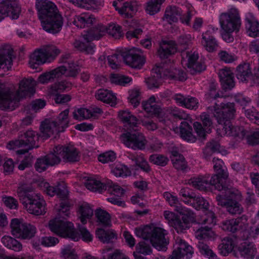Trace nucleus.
Masks as SVG:
<instances>
[{
  "label": "nucleus",
  "mask_w": 259,
  "mask_h": 259,
  "mask_svg": "<svg viewBox=\"0 0 259 259\" xmlns=\"http://www.w3.org/2000/svg\"><path fill=\"white\" fill-rule=\"evenodd\" d=\"M187 203L191 204L196 209H202L203 211L207 210L209 208L208 202L202 197L200 195H194L192 199H190L189 201H187Z\"/></svg>",
  "instance_id": "79ce46f5"
},
{
  "label": "nucleus",
  "mask_w": 259,
  "mask_h": 259,
  "mask_svg": "<svg viewBox=\"0 0 259 259\" xmlns=\"http://www.w3.org/2000/svg\"><path fill=\"white\" fill-rule=\"evenodd\" d=\"M57 68L60 71V72H58L60 77L64 75L66 77L75 78L80 71L78 66L73 61H68L66 65H62Z\"/></svg>",
  "instance_id": "473e14b6"
},
{
  "label": "nucleus",
  "mask_w": 259,
  "mask_h": 259,
  "mask_svg": "<svg viewBox=\"0 0 259 259\" xmlns=\"http://www.w3.org/2000/svg\"><path fill=\"white\" fill-rule=\"evenodd\" d=\"M88 189L101 193L103 190L106 189V184L102 183L100 181L94 179H89L85 184Z\"/></svg>",
  "instance_id": "13d9d810"
},
{
  "label": "nucleus",
  "mask_w": 259,
  "mask_h": 259,
  "mask_svg": "<svg viewBox=\"0 0 259 259\" xmlns=\"http://www.w3.org/2000/svg\"><path fill=\"white\" fill-rule=\"evenodd\" d=\"M133 131L122 134L120 137L121 142L133 150L144 149L147 143L145 137L138 130Z\"/></svg>",
  "instance_id": "9d476101"
},
{
  "label": "nucleus",
  "mask_w": 259,
  "mask_h": 259,
  "mask_svg": "<svg viewBox=\"0 0 259 259\" xmlns=\"http://www.w3.org/2000/svg\"><path fill=\"white\" fill-rule=\"evenodd\" d=\"M181 137L188 142H194L195 138L192 134V126L186 121L181 122L180 126Z\"/></svg>",
  "instance_id": "58836bf2"
},
{
  "label": "nucleus",
  "mask_w": 259,
  "mask_h": 259,
  "mask_svg": "<svg viewBox=\"0 0 259 259\" xmlns=\"http://www.w3.org/2000/svg\"><path fill=\"white\" fill-rule=\"evenodd\" d=\"M95 97L97 100L110 104L112 106L116 104V96L110 90L103 89H99L97 91Z\"/></svg>",
  "instance_id": "f704fd0d"
},
{
  "label": "nucleus",
  "mask_w": 259,
  "mask_h": 259,
  "mask_svg": "<svg viewBox=\"0 0 259 259\" xmlns=\"http://www.w3.org/2000/svg\"><path fill=\"white\" fill-rule=\"evenodd\" d=\"M111 172L116 177H126L130 175L131 171L128 168L121 163H117L112 168Z\"/></svg>",
  "instance_id": "680f3d73"
},
{
  "label": "nucleus",
  "mask_w": 259,
  "mask_h": 259,
  "mask_svg": "<svg viewBox=\"0 0 259 259\" xmlns=\"http://www.w3.org/2000/svg\"><path fill=\"white\" fill-rule=\"evenodd\" d=\"M203 125L200 122H195L193 123L194 128L197 135L201 138H204L206 133L210 132L212 126V122L208 114L203 113L200 116Z\"/></svg>",
  "instance_id": "b1692460"
},
{
  "label": "nucleus",
  "mask_w": 259,
  "mask_h": 259,
  "mask_svg": "<svg viewBox=\"0 0 259 259\" xmlns=\"http://www.w3.org/2000/svg\"><path fill=\"white\" fill-rule=\"evenodd\" d=\"M188 59L187 66L191 74H195L205 69V65L198 61V54L195 52H186Z\"/></svg>",
  "instance_id": "5701e85b"
},
{
  "label": "nucleus",
  "mask_w": 259,
  "mask_h": 259,
  "mask_svg": "<svg viewBox=\"0 0 259 259\" xmlns=\"http://www.w3.org/2000/svg\"><path fill=\"white\" fill-rule=\"evenodd\" d=\"M155 100V97L152 96L147 101H143L142 103L143 109L150 115L158 114L160 112V108L156 104Z\"/></svg>",
  "instance_id": "ea45409f"
},
{
  "label": "nucleus",
  "mask_w": 259,
  "mask_h": 259,
  "mask_svg": "<svg viewBox=\"0 0 259 259\" xmlns=\"http://www.w3.org/2000/svg\"><path fill=\"white\" fill-rule=\"evenodd\" d=\"M17 193L20 202L29 213L39 215L46 213L45 201L39 193L33 192L31 186L23 185L18 188Z\"/></svg>",
  "instance_id": "20e7f679"
},
{
  "label": "nucleus",
  "mask_w": 259,
  "mask_h": 259,
  "mask_svg": "<svg viewBox=\"0 0 259 259\" xmlns=\"http://www.w3.org/2000/svg\"><path fill=\"white\" fill-rule=\"evenodd\" d=\"M182 219L177 218L173 221L171 225L172 226L178 233L182 232L184 230L189 228V219L193 218V213L191 215H183Z\"/></svg>",
  "instance_id": "a19ab883"
},
{
  "label": "nucleus",
  "mask_w": 259,
  "mask_h": 259,
  "mask_svg": "<svg viewBox=\"0 0 259 259\" xmlns=\"http://www.w3.org/2000/svg\"><path fill=\"white\" fill-rule=\"evenodd\" d=\"M182 11L180 8L176 6H170L166 8L163 19L168 23L177 22L178 18L181 16Z\"/></svg>",
  "instance_id": "e433bc0d"
},
{
  "label": "nucleus",
  "mask_w": 259,
  "mask_h": 259,
  "mask_svg": "<svg viewBox=\"0 0 259 259\" xmlns=\"http://www.w3.org/2000/svg\"><path fill=\"white\" fill-rule=\"evenodd\" d=\"M106 32L115 39H119L123 36L121 26L115 24H110L106 27Z\"/></svg>",
  "instance_id": "338daca9"
},
{
  "label": "nucleus",
  "mask_w": 259,
  "mask_h": 259,
  "mask_svg": "<svg viewBox=\"0 0 259 259\" xmlns=\"http://www.w3.org/2000/svg\"><path fill=\"white\" fill-rule=\"evenodd\" d=\"M0 10L13 19H17L20 13V8L16 0H3L0 3Z\"/></svg>",
  "instance_id": "4be33fe9"
},
{
  "label": "nucleus",
  "mask_w": 259,
  "mask_h": 259,
  "mask_svg": "<svg viewBox=\"0 0 259 259\" xmlns=\"http://www.w3.org/2000/svg\"><path fill=\"white\" fill-rule=\"evenodd\" d=\"M110 79L111 83L121 86H125L132 81L131 77L119 74H111Z\"/></svg>",
  "instance_id": "5fc2aeb1"
},
{
  "label": "nucleus",
  "mask_w": 259,
  "mask_h": 259,
  "mask_svg": "<svg viewBox=\"0 0 259 259\" xmlns=\"http://www.w3.org/2000/svg\"><path fill=\"white\" fill-rule=\"evenodd\" d=\"M35 7L40 20L58 11L56 6L48 0H36Z\"/></svg>",
  "instance_id": "a211bd4d"
},
{
  "label": "nucleus",
  "mask_w": 259,
  "mask_h": 259,
  "mask_svg": "<svg viewBox=\"0 0 259 259\" xmlns=\"http://www.w3.org/2000/svg\"><path fill=\"white\" fill-rule=\"evenodd\" d=\"M2 242L6 247L15 251H19L22 248V244L18 241L9 236L2 237Z\"/></svg>",
  "instance_id": "49530a36"
},
{
  "label": "nucleus",
  "mask_w": 259,
  "mask_h": 259,
  "mask_svg": "<svg viewBox=\"0 0 259 259\" xmlns=\"http://www.w3.org/2000/svg\"><path fill=\"white\" fill-rule=\"evenodd\" d=\"M49 227L51 231L58 235L68 238L74 241H77L81 236L85 242H90L93 240V236L84 227L78 225L79 234L74 229L73 224L70 222L56 218L50 221Z\"/></svg>",
  "instance_id": "7ed1b4c3"
},
{
  "label": "nucleus",
  "mask_w": 259,
  "mask_h": 259,
  "mask_svg": "<svg viewBox=\"0 0 259 259\" xmlns=\"http://www.w3.org/2000/svg\"><path fill=\"white\" fill-rule=\"evenodd\" d=\"M216 179L217 177L215 176H212L210 179H209V175L199 176L191 178L189 180V184L195 188L201 191L207 190L210 186H214L215 189L220 191L225 189V186L217 182Z\"/></svg>",
  "instance_id": "f8f14e48"
},
{
  "label": "nucleus",
  "mask_w": 259,
  "mask_h": 259,
  "mask_svg": "<svg viewBox=\"0 0 259 259\" xmlns=\"http://www.w3.org/2000/svg\"><path fill=\"white\" fill-rule=\"evenodd\" d=\"M212 162L214 164L213 168L216 172L213 176H217V182L224 185L226 189L228 186L226 180L228 177V174L226 170L222 167L223 161L219 158H213Z\"/></svg>",
  "instance_id": "c756f323"
},
{
  "label": "nucleus",
  "mask_w": 259,
  "mask_h": 259,
  "mask_svg": "<svg viewBox=\"0 0 259 259\" xmlns=\"http://www.w3.org/2000/svg\"><path fill=\"white\" fill-rule=\"evenodd\" d=\"M220 23L223 30V39L227 42H233L234 37L232 34V32H238L241 26V20L238 10L232 7L227 12L222 13L220 16Z\"/></svg>",
  "instance_id": "39448f33"
},
{
  "label": "nucleus",
  "mask_w": 259,
  "mask_h": 259,
  "mask_svg": "<svg viewBox=\"0 0 259 259\" xmlns=\"http://www.w3.org/2000/svg\"><path fill=\"white\" fill-rule=\"evenodd\" d=\"M137 236L145 240L149 239L153 247L158 250L166 251L168 241L165 236L166 231L161 228L152 229L149 226L136 228L135 230Z\"/></svg>",
  "instance_id": "423d86ee"
},
{
  "label": "nucleus",
  "mask_w": 259,
  "mask_h": 259,
  "mask_svg": "<svg viewBox=\"0 0 259 259\" xmlns=\"http://www.w3.org/2000/svg\"><path fill=\"white\" fill-rule=\"evenodd\" d=\"M53 14L40 21L42 28L45 31L50 33L56 34L62 29L63 19L59 11Z\"/></svg>",
  "instance_id": "ddd939ff"
},
{
  "label": "nucleus",
  "mask_w": 259,
  "mask_h": 259,
  "mask_svg": "<svg viewBox=\"0 0 259 259\" xmlns=\"http://www.w3.org/2000/svg\"><path fill=\"white\" fill-rule=\"evenodd\" d=\"M201 45L209 52L215 51L218 47V43L210 31H206L202 35Z\"/></svg>",
  "instance_id": "72a5a7b5"
},
{
  "label": "nucleus",
  "mask_w": 259,
  "mask_h": 259,
  "mask_svg": "<svg viewBox=\"0 0 259 259\" xmlns=\"http://www.w3.org/2000/svg\"><path fill=\"white\" fill-rule=\"evenodd\" d=\"M19 136L21 141L24 143L25 148L17 150L16 152L18 154H24L35 147V142L38 139L37 135L35 131L31 130L22 131L20 133Z\"/></svg>",
  "instance_id": "f3484780"
},
{
  "label": "nucleus",
  "mask_w": 259,
  "mask_h": 259,
  "mask_svg": "<svg viewBox=\"0 0 259 259\" xmlns=\"http://www.w3.org/2000/svg\"><path fill=\"white\" fill-rule=\"evenodd\" d=\"M165 0H149L146 3V11L153 15L160 11L161 6Z\"/></svg>",
  "instance_id": "8fccbe9b"
},
{
  "label": "nucleus",
  "mask_w": 259,
  "mask_h": 259,
  "mask_svg": "<svg viewBox=\"0 0 259 259\" xmlns=\"http://www.w3.org/2000/svg\"><path fill=\"white\" fill-rule=\"evenodd\" d=\"M236 75L237 78L242 82L247 81L251 75L250 64L247 63L240 64L236 68Z\"/></svg>",
  "instance_id": "4c0bfd02"
},
{
  "label": "nucleus",
  "mask_w": 259,
  "mask_h": 259,
  "mask_svg": "<svg viewBox=\"0 0 259 259\" xmlns=\"http://www.w3.org/2000/svg\"><path fill=\"white\" fill-rule=\"evenodd\" d=\"M140 51L139 49L130 50L123 57L125 63L132 68H141L145 63V58L139 54Z\"/></svg>",
  "instance_id": "aec40b11"
},
{
  "label": "nucleus",
  "mask_w": 259,
  "mask_h": 259,
  "mask_svg": "<svg viewBox=\"0 0 259 259\" xmlns=\"http://www.w3.org/2000/svg\"><path fill=\"white\" fill-rule=\"evenodd\" d=\"M12 49L9 47L0 49V70H9L12 65Z\"/></svg>",
  "instance_id": "cd10ccee"
},
{
  "label": "nucleus",
  "mask_w": 259,
  "mask_h": 259,
  "mask_svg": "<svg viewBox=\"0 0 259 259\" xmlns=\"http://www.w3.org/2000/svg\"><path fill=\"white\" fill-rule=\"evenodd\" d=\"M55 154L61 157L65 162H74L79 161V152L73 145H57L53 149Z\"/></svg>",
  "instance_id": "2eb2a0df"
},
{
  "label": "nucleus",
  "mask_w": 259,
  "mask_h": 259,
  "mask_svg": "<svg viewBox=\"0 0 259 259\" xmlns=\"http://www.w3.org/2000/svg\"><path fill=\"white\" fill-rule=\"evenodd\" d=\"M149 160L155 165L164 166L167 164L168 159L163 155L155 154L150 156Z\"/></svg>",
  "instance_id": "69168bd1"
},
{
  "label": "nucleus",
  "mask_w": 259,
  "mask_h": 259,
  "mask_svg": "<svg viewBox=\"0 0 259 259\" xmlns=\"http://www.w3.org/2000/svg\"><path fill=\"white\" fill-rule=\"evenodd\" d=\"M166 75L167 78L178 79L181 81H183L186 79L187 75L185 72L181 70L174 69L172 70H170L169 69L165 68Z\"/></svg>",
  "instance_id": "e2e57ef3"
},
{
  "label": "nucleus",
  "mask_w": 259,
  "mask_h": 259,
  "mask_svg": "<svg viewBox=\"0 0 259 259\" xmlns=\"http://www.w3.org/2000/svg\"><path fill=\"white\" fill-rule=\"evenodd\" d=\"M173 166L178 170H185L187 167V162L182 155L174 152L171 158Z\"/></svg>",
  "instance_id": "de8ad7c7"
},
{
  "label": "nucleus",
  "mask_w": 259,
  "mask_h": 259,
  "mask_svg": "<svg viewBox=\"0 0 259 259\" xmlns=\"http://www.w3.org/2000/svg\"><path fill=\"white\" fill-rule=\"evenodd\" d=\"M69 109H67L61 112L55 120L46 119L40 126L41 136L44 139H47L54 133L62 132L68 126Z\"/></svg>",
  "instance_id": "0eeeda50"
},
{
  "label": "nucleus",
  "mask_w": 259,
  "mask_h": 259,
  "mask_svg": "<svg viewBox=\"0 0 259 259\" xmlns=\"http://www.w3.org/2000/svg\"><path fill=\"white\" fill-rule=\"evenodd\" d=\"M111 194L120 197L124 194V190L119 186L113 184L112 182L106 184V189Z\"/></svg>",
  "instance_id": "774afa93"
},
{
  "label": "nucleus",
  "mask_w": 259,
  "mask_h": 259,
  "mask_svg": "<svg viewBox=\"0 0 259 259\" xmlns=\"http://www.w3.org/2000/svg\"><path fill=\"white\" fill-rule=\"evenodd\" d=\"M220 145L218 142L212 140L208 142L203 150V157L206 160L210 159L213 153L220 151Z\"/></svg>",
  "instance_id": "37998d69"
},
{
  "label": "nucleus",
  "mask_w": 259,
  "mask_h": 259,
  "mask_svg": "<svg viewBox=\"0 0 259 259\" xmlns=\"http://www.w3.org/2000/svg\"><path fill=\"white\" fill-rule=\"evenodd\" d=\"M75 48L81 52L87 54H93L94 52L95 46L91 44H85L80 41H75L74 43Z\"/></svg>",
  "instance_id": "0e129e2a"
},
{
  "label": "nucleus",
  "mask_w": 259,
  "mask_h": 259,
  "mask_svg": "<svg viewBox=\"0 0 259 259\" xmlns=\"http://www.w3.org/2000/svg\"><path fill=\"white\" fill-rule=\"evenodd\" d=\"M163 197L170 206H175V210L182 215H191L192 211L188 208L182 206L179 203V200L176 196H175L168 192L163 193Z\"/></svg>",
  "instance_id": "2f4dec72"
},
{
  "label": "nucleus",
  "mask_w": 259,
  "mask_h": 259,
  "mask_svg": "<svg viewBox=\"0 0 259 259\" xmlns=\"http://www.w3.org/2000/svg\"><path fill=\"white\" fill-rule=\"evenodd\" d=\"M97 237L103 243H109L116 238V234L112 230L105 231L102 229H98L96 231Z\"/></svg>",
  "instance_id": "09e8293b"
},
{
  "label": "nucleus",
  "mask_w": 259,
  "mask_h": 259,
  "mask_svg": "<svg viewBox=\"0 0 259 259\" xmlns=\"http://www.w3.org/2000/svg\"><path fill=\"white\" fill-rule=\"evenodd\" d=\"M60 71L58 68L51 70L50 72H45L41 74L38 77V81L41 83H46L53 81L55 78L59 77Z\"/></svg>",
  "instance_id": "6e6d98bb"
},
{
  "label": "nucleus",
  "mask_w": 259,
  "mask_h": 259,
  "mask_svg": "<svg viewBox=\"0 0 259 259\" xmlns=\"http://www.w3.org/2000/svg\"><path fill=\"white\" fill-rule=\"evenodd\" d=\"M60 53L59 50L54 46H47L35 51L30 56V66L36 69L38 66L53 60Z\"/></svg>",
  "instance_id": "1a4fd4ad"
},
{
  "label": "nucleus",
  "mask_w": 259,
  "mask_h": 259,
  "mask_svg": "<svg viewBox=\"0 0 259 259\" xmlns=\"http://www.w3.org/2000/svg\"><path fill=\"white\" fill-rule=\"evenodd\" d=\"M106 27L102 24H98L97 26L90 29L86 34H84L83 38L87 42L93 40L99 39L106 32Z\"/></svg>",
  "instance_id": "c9c22d12"
},
{
  "label": "nucleus",
  "mask_w": 259,
  "mask_h": 259,
  "mask_svg": "<svg viewBox=\"0 0 259 259\" xmlns=\"http://www.w3.org/2000/svg\"><path fill=\"white\" fill-rule=\"evenodd\" d=\"M119 117L128 130H138L139 121L131 112L128 111H120L119 113Z\"/></svg>",
  "instance_id": "c85d7f7f"
},
{
  "label": "nucleus",
  "mask_w": 259,
  "mask_h": 259,
  "mask_svg": "<svg viewBox=\"0 0 259 259\" xmlns=\"http://www.w3.org/2000/svg\"><path fill=\"white\" fill-rule=\"evenodd\" d=\"M79 219L82 224H85L93 215V209L87 203L83 204L79 208Z\"/></svg>",
  "instance_id": "c03bdc74"
},
{
  "label": "nucleus",
  "mask_w": 259,
  "mask_h": 259,
  "mask_svg": "<svg viewBox=\"0 0 259 259\" xmlns=\"http://www.w3.org/2000/svg\"><path fill=\"white\" fill-rule=\"evenodd\" d=\"M224 191L223 195L219 194L216 196L218 204L225 206L227 211L231 214H240L243 211V208L237 201L233 199L237 195L238 191L229 187L222 190Z\"/></svg>",
  "instance_id": "6e6552de"
},
{
  "label": "nucleus",
  "mask_w": 259,
  "mask_h": 259,
  "mask_svg": "<svg viewBox=\"0 0 259 259\" xmlns=\"http://www.w3.org/2000/svg\"><path fill=\"white\" fill-rule=\"evenodd\" d=\"M192 37L190 34H183L180 35L177 39V49L182 51L189 48L192 44Z\"/></svg>",
  "instance_id": "a18cd8bd"
},
{
  "label": "nucleus",
  "mask_w": 259,
  "mask_h": 259,
  "mask_svg": "<svg viewBox=\"0 0 259 259\" xmlns=\"http://www.w3.org/2000/svg\"><path fill=\"white\" fill-rule=\"evenodd\" d=\"M219 76L223 90H230L235 86L233 73L230 68H225L220 70Z\"/></svg>",
  "instance_id": "bb28decb"
},
{
  "label": "nucleus",
  "mask_w": 259,
  "mask_h": 259,
  "mask_svg": "<svg viewBox=\"0 0 259 259\" xmlns=\"http://www.w3.org/2000/svg\"><path fill=\"white\" fill-rule=\"evenodd\" d=\"M195 236L198 239H207L213 237L214 233L211 226H206L199 228L195 232Z\"/></svg>",
  "instance_id": "864d4df0"
},
{
  "label": "nucleus",
  "mask_w": 259,
  "mask_h": 259,
  "mask_svg": "<svg viewBox=\"0 0 259 259\" xmlns=\"http://www.w3.org/2000/svg\"><path fill=\"white\" fill-rule=\"evenodd\" d=\"M245 26L248 36L252 37H259V22L252 13H248L246 14Z\"/></svg>",
  "instance_id": "393cba45"
},
{
  "label": "nucleus",
  "mask_w": 259,
  "mask_h": 259,
  "mask_svg": "<svg viewBox=\"0 0 259 259\" xmlns=\"http://www.w3.org/2000/svg\"><path fill=\"white\" fill-rule=\"evenodd\" d=\"M177 51L176 42L174 40H162L159 45L157 55L161 59H166Z\"/></svg>",
  "instance_id": "a878e982"
},
{
  "label": "nucleus",
  "mask_w": 259,
  "mask_h": 259,
  "mask_svg": "<svg viewBox=\"0 0 259 259\" xmlns=\"http://www.w3.org/2000/svg\"><path fill=\"white\" fill-rule=\"evenodd\" d=\"M40 189L51 197L56 195L61 200H65L68 198V191L65 184L63 183H59L56 186H51L48 182L42 181L38 184Z\"/></svg>",
  "instance_id": "dca6fc26"
},
{
  "label": "nucleus",
  "mask_w": 259,
  "mask_h": 259,
  "mask_svg": "<svg viewBox=\"0 0 259 259\" xmlns=\"http://www.w3.org/2000/svg\"><path fill=\"white\" fill-rule=\"evenodd\" d=\"M11 227L12 234L16 237L22 239H30L34 236L36 232L34 226L18 219L12 220Z\"/></svg>",
  "instance_id": "9b49d317"
},
{
  "label": "nucleus",
  "mask_w": 259,
  "mask_h": 259,
  "mask_svg": "<svg viewBox=\"0 0 259 259\" xmlns=\"http://www.w3.org/2000/svg\"><path fill=\"white\" fill-rule=\"evenodd\" d=\"M35 80L32 77L24 78L19 82V87L15 92L4 85H0V109L14 110L18 105L20 99L30 96L35 92Z\"/></svg>",
  "instance_id": "f03ea898"
},
{
  "label": "nucleus",
  "mask_w": 259,
  "mask_h": 259,
  "mask_svg": "<svg viewBox=\"0 0 259 259\" xmlns=\"http://www.w3.org/2000/svg\"><path fill=\"white\" fill-rule=\"evenodd\" d=\"M155 74L145 79L146 83L149 89L159 88L162 84V79L167 78L165 67L164 66H157L153 69Z\"/></svg>",
  "instance_id": "412c9836"
},
{
  "label": "nucleus",
  "mask_w": 259,
  "mask_h": 259,
  "mask_svg": "<svg viewBox=\"0 0 259 259\" xmlns=\"http://www.w3.org/2000/svg\"><path fill=\"white\" fill-rule=\"evenodd\" d=\"M102 258L103 259H129L119 250L113 252L110 248L103 250Z\"/></svg>",
  "instance_id": "bf43d9fd"
},
{
  "label": "nucleus",
  "mask_w": 259,
  "mask_h": 259,
  "mask_svg": "<svg viewBox=\"0 0 259 259\" xmlns=\"http://www.w3.org/2000/svg\"><path fill=\"white\" fill-rule=\"evenodd\" d=\"M197 247L201 254L208 257L209 259H218L217 254L209 247V246L203 242L199 241Z\"/></svg>",
  "instance_id": "4d7b16f0"
},
{
  "label": "nucleus",
  "mask_w": 259,
  "mask_h": 259,
  "mask_svg": "<svg viewBox=\"0 0 259 259\" xmlns=\"http://www.w3.org/2000/svg\"><path fill=\"white\" fill-rule=\"evenodd\" d=\"M206 98L209 101L212 99L217 100L215 106L208 107L207 110L213 114L218 122L223 124V128L220 129L219 133L221 136H228L238 137L240 139H243L246 135V131L242 126H233L230 122V120L234 117L235 110L234 104L232 103H224L222 100L224 97L217 92L214 85L210 87L208 92L205 95Z\"/></svg>",
  "instance_id": "f257e3e1"
},
{
  "label": "nucleus",
  "mask_w": 259,
  "mask_h": 259,
  "mask_svg": "<svg viewBox=\"0 0 259 259\" xmlns=\"http://www.w3.org/2000/svg\"><path fill=\"white\" fill-rule=\"evenodd\" d=\"M61 158L55 154L54 151L45 156L38 158L35 164L36 170L41 172L45 171L49 166H54L59 164Z\"/></svg>",
  "instance_id": "6ab92c4d"
},
{
  "label": "nucleus",
  "mask_w": 259,
  "mask_h": 259,
  "mask_svg": "<svg viewBox=\"0 0 259 259\" xmlns=\"http://www.w3.org/2000/svg\"><path fill=\"white\" fill-rule=\"evenodd\" d=\"M95 215L98 222L105 226H108L110 224V216L106 211L101 208L97 209L95 211Z\"/></svg>",
  "instance_id": "052dcab7"
},
{
  "label": "nucleus",
  "mask_w": 259,
  "mask_h": 259,
  "mask_svg": "<svg viewBox=\"0 0 259 259\" xmlns=\"http://www.w3.org/2000/svg\"><path fill=\"white\" fill-rule=\"evenodd\" d=\"M138 4L136 0H131L125 2L121 8L118 9V12L123 15H127L130 12L135 13L138 11Z\"/></svg>",
  "instance_id": "603ef678"
},
{
  "label": "nucleus",
  "mask_w": 259,
  "mask_h": 259,
  "mask_svg": "<svg viewBox=\"0 0 259 259\" xmlns=\"http://www.w3.org/2000/svg\"><path fill=\"white\" fill-rule=\"evenodd\" d=\"M175 242V248L166 259H190L193 253L192 246L180 237H177Z\"/></svg>",
  "instance_id": "4468645a"
},
{
  "label": "nucleus",
  "mask_w": 259,
  "mask_h": 259,
  "mask_svg": "<svg viewBox=\"0 0 259 259\" xmlns=\"http://www.w3.org/2000/svg\"><path fill=\"white\" fill-rule=\"evenodd\" d=\"M220 252L224 256L227 255L234 248L233 240L229 237L225 238L222 241V243L218 246Z\"/></svg>",
  "instance_id": "3c124183"
},
{
  "label": "nucleus",
  "mask_w": 259,
  "mask_h": 259,
  "mask_svg": "<svg viewBox=\"0 0 259 259\" xmlns=\"http://www.w3.org/2000/svg\"><path fill=\"white\" fill-rule=\"evenodd\" d=\"M238 251L242 256L247 259H259L256 249L251 242H244L238 247Z\"/></svg>",
  "instance_id": "7c9ffc66"
}]
</instances>
